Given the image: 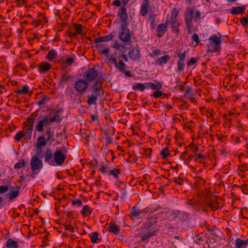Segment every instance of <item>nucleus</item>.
Returning a JSON list of instances; mask_svg holds the SVG:
<instances>
[{
    "label": "nucleus",
    "instance_id": "f257e3e1",
    "mask_svg": "<svg viewBox=\"0 0 248 248\" xmlns=\"http://www.w3.org/2000/svg\"><path fill=\"white\" fill-rule=\"evenodd\" d=\"M51 112L53 113V117L50 118L46 116L42 117L35 127L36 131L39 132H42L44 131V126H46L49 123H53L56 121L58 122L61 121L60 115L59 114V113L62 112L61 109H51Z\"/></svg>",
    "mask_w": 248,
    "mask_h": 248
},
{
    "label": "nucleus",
    "instance_id": "f03ea898",
    "mask_svg": "<svg viewBox=\"0 0 248 248\" xmlns=\"http://www.w3.org/2000/svg\"><path fill=\"white\" fill-rule=\"evenodd\" d=\"M128 24H121V30L118 34V38L124 43L130 44L132 42V37L133 36L134 33L128 29Z\"/></svg>",
    "mask_w": 248,
    "mask_h": 248
},
{
    "label": "nucleus",
    "instance_id": "7ed1b4c3",
    "mask_svg": "<svg viewBox=\"0 0 248 248\" xmlns=\"http://www.w3.org/2000/svg\"><path fill=\"white\" fill-rule=\"evenodd\" d=\"M119 59L117 62L116 58L112 56H110L108 58V62L111 64H114L115 67L117 68L120 72L124 71L126 68V64L123 61L128 62V58L124 54H120L117 57Z\"/></svg>",
    "mask_w": 248,
    "mask_h": 248
},
{
    "label": "nucleus",
    "instance_id": "20e7f679",
    "mask_svg": "<svg viewBox=\"0 0 248 248\" xmlns=\"http://www.w3.org/2000/svg\"><path fill=\"white\" fill-rule=\"evenodd\" d=\"M209 40V44L208 45L207 52H216L218 50V49L220 48V45L221 43L220 37H218L216 35H214L210 37Z\"/></svg>",
    "mask_w": 248,
    "mask_h": 248
},
{
    "label": "nucleus",
    "instance_id": "39448f33",
    "mask_svg": "<svg viewBox=\"0 0 248 248\" xmlns=\"http://www.w3.org/2000/svg\"><path fill=\"white\" fill-rule=\"evenodd\" d=\"M30 165L31 169L33 172V174H37L35 171H39L43 166L42 160H40L37 155H34L31 157Z\"/></svg>",
    "mask_w": 248,
    "mask_h": 248
},
{
    "label": "nucleus",
    "instance_id": "423d86ee",
    "mask_svg": "<svg viewBox=\"0 0 248 248\" xmlns=\"http://www.w3.org/2000/svg\"><path fill=\"white\" fill-rule=\"evenodd\" d=\"M88 86L89 84L87 81L79 78L75 82L74 88L78 93H84L88 88Z\"/></svg>",
    "mask_w": 248,
    "mask_h": 248
},
{
    "label": "nucleus",
    "instance_id": "0eeeda50",
    "mask_svg": "<svg viewBox=\"0 0 248 248\" xmlns=\"http://www.w3.org/2000/svg\"><path fill=\"white\" fill-rule=\"evenodd\" d=\"M66 158V154L63 153L61 150L56 151L54 153V164L61 166Z\"/></svg>",
    "mask_w": 248,
    "mask_h": 248
},
{
    "label": "nucleus",
    "instance_id": "6e6552de",
    "mask_svg": "<svg viewBox=\"0 0 248 248\" xmlns=\"http://www.w3.org/2000/svg\"><path fill=\"white\" fill-rule=\"evenodd\" d=\"M161 213L165 214V217L174 216L173 218L174 219L177 217L186 218L187 217V214L186 213L177 210H165L161 212Z\"/></svg>",
    "mask_w": 248,
    "mask_h": 248
},
{
    "label": "nucleus",
    "instance_id": "1a4fd4ad",
    "mask_svg": "<svg viewBox=\"0 0 248 248\" xmlns=\"http://www.w3.org/2000/svg\"><path fill=\"white\" fill-rule=\"evenodd\" d=\"M98 76V71L95 68H89L84 73V77L87 82H92Z\"/></svg>",
    "mask_w": 248,
    "mask_h": 248
},
{
    "label": "nucleus",
    "instance_id": "9d476101",
    "mask_svg": "<svg viewBox=\"0 0 248 248\" xmlns=\"http://www.w3.org/2000/svg\"><path fill=\"white\" fill-rule=\"evenodd\" d=\"M128 56L130 59L133 60L137 61L140 59V48L138 44H137L136 46L134 48L129 51Z\"/></svg>",
    "mask_w": 248,
    "mask_h": 248
},
{
    "label": "nucleus",
    "instance_id": "9b49d317",
    "mask_svg": "<svg viewBox=\"0 0 248 248\" xmlns=\"http://www.w3.org/2000/svg\"><path fill=\"white\" fill-rule=\"evenodd\" d=\"M186 51H185L183 53L179 52L177 54V56L179 58V60L177 63V70L179 72L183 71L185 68V60L186 57Z\"/></svg>",
    "mask_w": 248,
    "mask_h": 248
},
{
    "label": "nucleus",
    "instance_id": "f8f14e48",
    "mask_svg": "<svg viewBox=\"0 0 248 248\" xmlns=\"http://www.w3.org/2000/svg\"><path fill=\"white\" fill-rule=\"evenodd\" d=\"M117 15L120 17L121 24H128V15L126 13V9L124 6L119 9Z\"/></svg>",
    "mask_w": 248,
    "mask_h": 248
},
{
    "label": "nucleus",
    "instance_id": "ddd939ff",
    "mask_svg": "<svg viewBox=\"0 0 248 248\" xmlns=\"http://www.w3.org/2000/svg\"><path fill=\"white\" fill-rule=\"evenodd\" d=\"M169 21V19H167L165 23H161L157 26L156 31L157 37L160 38L164 35L168 29V23Z\"/></svg>",
    "mask_w": 248,
    "mask_h": 248
},
{
    "label": "nucleus",
    "instance_id": "4468645a",
    "mask_svg": "<svg viewBox=\"0 0 248 248\" xmlns=\"http://www.w3.org/2000/svg\"><path fill=\"white\" fill-rule=\"evenodd\" d=\"M54 154L52 153V151L49 149L46 148L45 154V161L46 162H48L49 165L54 166V161L53 159H51Z\"/></svg>",
    "mask_w": 248,
    "mask_h": 248
},
{
    "label": "nucleus",
    "instance_id": "2eb2a0df",
    "mask_svg": "<svg viewBox=\"0 0 248 248\" xmlns=\"http://www.w3.org/2000/svg\"><path fill=\"white\" fill-rule=\"evenodd\" d=\"M170 58V57L169 55L158 57L155 60V64L156 65L163 66L169 62Z\"/></svg>",
    "mask_w": 248,
    "mask_h": 248
},
{
    "label": "nucleus",
    "instance_id": "dca6fc26",
    "mask_svg": "<svg viewBox=\"0 0 248 248\" xmlns=\"http://www.w3.org/2000/svg\"><path fill=\"white\" fill-rule=\"evenodd\" d=\"M39 71L41 73H45L47 71H49L51 68V65L47 62H42L39 65Z\"/></svg>",
    "mask_w": 248,
    "mask_h": 248
},
{
    "label": "nucleus",
    "instance_id": "f3484780",
    "mask_svg": "<svg viewBox=\"0 0 248 248\" xmlns=\"http://www.w3.org/2000/svg\"><path fill=\"white\" fill-rule=\"evenodd\" d=\"M149 0H144L140 7V14L142 16H145L148 14V9Z\"/></svg>",
    "mask_w": 248,
    "mask_h": 248
},
{
    "label": "nucleus",
    "instance_id": "a211bd4d",
    "mask_svg": "<svg viewBox=\"0 0 248 248\" xmlns=\"http://www.w3.org/2000/svg\"><path fill=\"white\" fill-rule=\"evenodd\" d=\"M194 7H189L186 9V13L185 14V21L192 22V20L194 17Z\"/></svg>",
    "mask_w": 248,
    "mask_h": 248
},
{
    "label": "nucleus",
    "instance_id": "6ab92c4d",
    "mask_svg": "<svg viewBox=\"0 0 248 248\" xmlns=\"http://www.w3.org/2000/svg\"><path fill=\"white\" fill-rule=\"evenodd\" d=\"M156 84L153 82L146 83V87L147 89H151L153 90H158L162 88V84L157 81H155Z\"/></svg>",
    "mask_w": 248,
    "mask_h": 248
},
{
    "label": "nucleus",
    "instance_id": "aec40b11",
    "mask_svg": "<svg viewBox=\"0 0 248 248\" xmlns=\"http://www.w3.org/2000/svg\"><path fill=\"white\" fill-rule=\"evenodd\" d=\"M248 245V239L246 240H241L240 238H237L235 240V248H246Z\"/></svg>",
    "mask_w": 248,
    "mask_h": 248
},
{
    "label": "nucleus",
    "instance_id": "412c9836",
    "mask_svg": "<svg viewBox=\"0 0 248 248\" xmlns=\"http://www.w3.org/2000/svg\"><path fill=\"white\" fill-rule=\"evenodd\" d=\"M109 232L113 233L114 234H118L120 232V228L118 225L113 222H110L108 228Z\"/></svg>",
    "mask_w": 248,
    "mask_h": 248
},
{
    "label": "nucleus",
    "instance_id": "4be33fe9",
    "mask_svg": "<svg viewBox=\"0 0 248 248\" xmlns=\"http://www.w3.org/2000/svg\"><path fill=\"white\" fill-rule=\"evenodd\" d=\"M113 37V35L111 33H110L107 36H104L101 37L95 38L94 40V42L95 43H99L103 42L110 41L112 39Z\"/></svg>",
    "mask_w": 248,
    "mask_h": 248
},
{
    "label": "nucleus",
    "instance_id": "5701e85b",
    "mask_svg": "<svg viewBox=\"0 0 248 248\" xmlns=\"http://www.w3.org/2000/svg\"><path fill=\"white\" fill-rule=\"evenodd\" d=\"M142 213V211L139 210L136 206H134L131 210L130 217L133 219L139 217Z\"/></svg>",
    "mask_w": 248,
    "mask_h": 248
},
{
    "label": "nucleus",
    "instance_id": "b1692460",
    "mask_svg": "<svg viewBox=\"0 0 248 248\" xmlns=\"http://www.w3.org/2000/svg\"><path fill=\"white\" fill-rule=\"evenodd\" d=\"M155 235L156 231H153V230H151V231L148 232L142 235H141L140 239L141 241H145L146 240L149 239L150 238Z\"/></svg>",
    "mask_w": 248,
    "mask_h": 248
},
{
    "label": "nucleus",
    "instance_id": "393cba45",
    "mask_svg": "<svg viewBox=\"0 0 248 248\" xmlns=\"http://www.w3.org/2000/svg\"><path fill=\"white\" fill-rule=\"evenodd\" d=\"M246 10V6H237L233 7L231 10V14L233 15H236L238 14H243Z\"/></svg>",
    "mask_w": 248,
    "mask_h": 248
},
{
    "label": "nucleus",
    "instance_id": "a878e982",
    "mask_svg": "<svg viewBox=\"0 0 248 248\" xmlns=\"http://www.w3.org/2000/svg\"><path fill=\"white\" fill-rule=\"evenodd\" d=\"M57 56L58 53L57 51L55 49H51L48 51L46 56V58L48 61H50L56 59L57 58Z\"/></svg>",
    "mask_w": 248,
    "mask_h": 248
},
{
    "label": "nucleus",
    "instance_id": "bb28decb",
    "mask_svg": "<svg viewBox=\"0 0 248 248\" xmlns=\"http://www.w3.org/2000/svg\"><path fill=\"white\" fill-rule=\"evenodd\" d=\"M46 144V141L45 138L44 136H41L37 139L36 147L37 149H41V146L45 145Z\"/></svg>",
    "mask_w": 248,
    "mask_h": 248
},
{
    "label": "nucleus",
    "instance_id": "cd10ccee",
    "mask_svg": "<svg viewBox=\"0 0 248 248\" xmlns=\"http://www.w3.org/2000/svg\"><path fill=\"white\" fill-rule=\"evenodd\" d=\"M6 247L7 248H18V245L17 242L9 238L7 240Z\"/></svg>",
    "mask_w": 248,
    "mask_h": 248
},
{
    "label": "nucleus",
    "instance_id": "c85d7f7f",
    "mask_svg": "<svg viewBox=\"0 0 248 248\" xmlns=\"http://www.w3.org/2000/svg\"><path fill=\"white\" fill-rule=\"evenodd\" d=\"M171 24V31L172 32H175L177 35H178L180 33V31L179 30V27L180 26V23H170Z\"/></svg>",
    "mask_w": 248,
    "mask_h": 248
},
{
    "label": "nucleus",
    "instance_id": "c756f323",
    "mask_svg": "<svg viewBox=\"0 0 248 248\" xmlns=\"http://www.w3.org/2000/svg\"><path fill=\"white\" fill-rule=\"evenodd\" d=\"M29 91V87L27 85H24L21 89H18L17 90L15 91V92L19 94H25L28 93Z\"/></svg>",
    "mask_w": 248,
    "mask_h": 248
},
{
    "label": "nucleus",
    "instance_id": "7c9ffc66",
    "mask_svg": "<svg viewBox=\"0 0 248 248\" xmlns=\"http://www.w3.org/2000/svg\"><path fill=\"white\" fill-rule=\"evenodd\" d=\"M193 93L190 88H188L186 89L185 96L187 98V99L190 100L191 102H193L194 100V98L193 97Z\"/></svg>",
    "mask_w": 248,
    "mask_h": 248
},
{
    "label": "nucleus",
    "instance_id": "2f4dec72",
    "mask_svg": "<svg viewBox=\"0 0 248 248\" xmlns=\"http://www.w3.org/2000/svg\"><path fill=\"white\" fill-rule=\"evenodd\" d=\"M208 206L213 210H216L218 207V203L216 200H211L208 203Z\"/></svg>",
    "mask_w": 248,
    "mask_h": 248
},
{
    "label": "nucleus",
    "instance_id": "473e14b6",
    "mask_svg": "<svg viewBox=\"0 0 248 248\" xmlns=\"http://www.w3.org/2000/svg\"><path fill=\"white\" fill-rule=\"evenodd\" d=\"M19 188V187L18 186L17 190L10 191L9 193V194H8L9 198H8L10 200H13L14 198H16V197H17L19 195V191L18 190Z\"/></svg>",
    "mask_w": 248,
    "mask_h": 248
},
{
    "label": "nucleus",
    "instance_id": "72a5a7b5",
    "mask_svg": "<svg viewBox=\"0 0 248 248\" xmlns=\"http://www.w3.org/2000/svg\"><path fill=\"white\" fill-rule=\"evenodd\" d=\"M132 88L134 90L138 89L140 91L142 92L145 90V88H146V83L143 84L141 83H138L136 84L133 85Z\"/></svg>",
    "mask_w": 248,
    "mask_h": 248
},
{
    "label": "nucleus",
    "instance_id": "f704fd0d",
    "mask_svg": "<svg viewBox=\"0 0 248 248\" xmlns=\"http://www.w3.org/2000/svg\"><path fill=\"white\" fill-rule=\"evenodd\" d=\"M27 128H25L26 129V131H25V139H27L28 138L31 139V134L33 130V127L26 126Z\"/></svg>",
    "mask_w": 248,
    "mask_h": 248
},
{
    "label": "nucleus",
    "instance_id": "c9c22d12",
    "mask_svg": "<svg viewBox=\"0 0 248 248\" xmlns=\"http://www.w3.org/2000/svg\"><path fill=\"white\" fill-rule=\"evenodd\" d=\"M50 98L46 95H43L41 100L37 102V104L39 106H42L46 104V102L50 100Z\"/></svg>",
    "mask_w": 248,
    "mask_h": 248
},
{
    "label": "nucleus",
    "instance_id": "e433bc0d",
    "mask_svg": "<svg viewBox=\"0 0 248 248\" xmlns=\"http://www.w3.org/2000/svg\"><path fill=\"white\" fill-rule=\"evenodd\" d=\"M72 76L70 75L67 74L66 73L63 74L61 78V81L62 83H66L71 78Z\"/></svg>",
    "mask_w": 248,
    "mask_h": 248
},
{
    "label": "nucleus",
    "instance_id": "4c0bfd02",
    "mask_svg": "<svg viewBox=\"0 0 248 248\" xmlns=\"http://www.w3.org/2000/svg\"><path fill=\"white\" fill-rule=\"evenodd\" d=\"M25 137V131H20L17 132L16 135L14 137V140L16 141H19L21 138Z\"/></svg>",
    "mask_w": 248,
    "mask_h": 248
},
{
    "label": "nucleus",
    "instance_id": "58836bf2",
    "mask_svg": "<svg viewBox=\"0 0 248 248\" xmlns=\"http://www.w3.org/2000/svg\"><path fill=\"white\" fill-rule=\"evenodd\" d=\"M73 26L76 31V33H77V34H82L83 27L81 25L78 24L76 23H74Z\"/></svg>",
    "mask_w": 248,
    "mask_h": 248
},
{
    "label": "nucleus",
    "instance_id": "ea45409f",
    "mask_svg": "<svg viewBox=\"0 0 248 248\" xmlns=\"http://www.w3.org/2000/svg\"><path fill=\"white\" fill-rule=\"evenodd\" d=\"M36 115V114H32L30 117H29L27 118V121L28 122L29 125H26V126H31V127H33V124L35 119V118L34 117H35Z\"/></svg>",
    "mask_w": 248,
    "mask_h": 248
},
{
    "label": "nucleus",
    "instance_id": "a19ab883",
    "mask_svg": "<svg viewBox=\"0 0 248 248\" xmlns=\"http://www.w3.org/2000/svg\"><path fill=\"white\" fill-rule=\"evenodd\" d=\"M149 19L150 20L151 27L152 29H155L156 26L155 23V15L151 14L149 16Z\"/></svg>",
    "mask_w": 248,
    "mask_h": 248
},
{
    "label": "nucleus",
    "instance_id": "79ce46f5",
    "mask_svg": "<svg viewBox=\"0 0 248 248\" xmlns=\"http://www.w3.org/2000/svg\"><path fill=\"white\" fill-rule=\"evenodd\" d=\"M88 100L87 101V104L89 105H91L92 104H94V105H96V101L97 100L96 97H95V96H93V95H89L88 96Z\"/></svg>",
    "mask_w": 248,
    "mask_h": 248
},
{
    "label": "nucleus",
    "instance_id": "37998d69",
    "mask_svg": "<svg viewBox=\"0 0 248 248\" xmlns=\"http://www.w3.org/2000/svg\"><path fill=\"white\" fill-rule=\"evenodd\" d=\"M186 24L187 29L188 33H192V32L194 31L193 25L192 24V22L186 21Z\"/></svg>",
    "mask_w": 248,
    "mask_h": 248
},
{
    "label": "nucleus",
    "instance_id": "c03bdc74",
    "mask_svg": "<svg viewBox=\"0 0 248 248\" xmlns=\"http://www.w3.org/2000/svg\"><path fill=\"white\" fill-rule=\"evenodd\" d=\"M109 173V175H113L115 178L118 179L119 178V175L120 173V171L119 169H114L113 170H110Z\"/></svg>",
    "mask_w": 248,
    "mask_h": 248
},
{
    "label": "nucleus",
    "instance_id": "a18cd8bd",
    "mask_svg": "<svg viewBox=\"0 0 248 248\" xmlns=\"http://www.w3.org/2000/svg\"><path fill=\"white\" fill-rule=\"evenodd\" d=\"M26 166V163L24 160L21 159L18 163H16L14 166L15 169H20Z\"/></svg>",
    "mask_w": 248,
    "mask_h": 248
},
{
    "label": "nucleus",
    "instance_id": "49530a36",
    "mask_svg": "<svg viewBox=\"0 0 248 248\" xmlns=\"http://www.w3.org/2000/svg\"><path fill=\"white\" fill-rule=\"evenodd\" d=\"M102 84L100 83H99V80H96L95 81L93 86V90H103L102 88Z\"/></svg>",
    "mask_w": 248,
    "mask_h": 248
},
{
    "label": "nucleus",
    "instance_id": "de8ad7c7",
    "mask_svg": "<svg viewBox=\"0 0 248 248\" xmlns=\"http://www.w3.org/2000/svg\"><path fill=\"white\" fill-rule=\"evenodd\" d=\"M161 55V51L159 49L153 50L152 52L149 54V56L151 57H155Z\"/></svg>",
    "mask_w": 248,
    "mask_h": 248
},
{
    "label": "nucleus",
    "instance_id": "09e8293b",
    "mask_svg": "<svg viewBox=\"0 0 248 248\" xmlns=\"http://www.w3.org/2000/svg\"><path fill=\"white\" fill-rule=\"evenodd\" d=\"M98 237V233L97 232H94L93 233L91 237V242L93 243H96Z\"/></svg>",
    "mask_w": 248,
    "mask_h": 248
},
{
    "label": "nucleus",
    "instance_id": "8fccbe9b",
    "mask_svg": "<svg viewBox=\"0 0 248 248\" xmlns=\"http://www.w3.org/2000/svg\"><path fill=\"white\" fill-rule=\"evenodd\" d=\"M81 213L84 216L87 215L88 213H91L90 208L88 205H85L81 211Z\"/></svg>",
    "mask_w": 248,
    "mask_h": 248
},
{
    "label": "nucleus",
    "instance_id": "3c124183",
    "mask_svg": "<svg viewBox=\"0 0 248 248\" xmlns=\"http://www.w3.org/2000/svg\"><path fill=\"white\" fill-rule=\"evenodd\" d=\"M45 135L47 136V140H50L51 138L53 137V133L51 131V128H49L47 129L45 133Z\"/></svg>",
    "mask_w": 248,
    "mask_h": 248
},
{
    "label": "nucleus",
    "instance_id": "603ef678",
    "mask_svg": "<svg viewBox=\"0 0 248 248\" xmlns=\"http://www.w3.org/2000/svg\"><path fill=\"white\" fill-rule=\"evenodd\" d=\"M102 93L103 94V90H93V93L91 94V95H93V96H95L96 97L97 99H98V97L100 96V93Z\"/></svg>",
    "mask_w": 248,
    "mask_h": 248
},
{
    "label": "nucleus",
    "instance_id": "864d4df0",
    "mask_svg": "<svg viewBox=\"0 0 248 248\" xmlns=\"http://www.w3.org/2000/svg\"><path fill=\"white\" fill-rule=\"evenodd\" d=\"M240 21L243 26H246L248 24V16L246 17H242L240 19Z\"/></svg>",
    "mask_w": 248,
    "mask_h": 248
},
{
    "label": "nucleus",
    "instance_id": "5fc2aeb1",
    "mask_svg": "<svg viewBox=\"0 0 248 248\" xmlns=\"http://www.w3.org/2000/svg\"><path fill=\"white\" fill-rule=\"evenodd\" d=\"M105 134L106 136V145L107 146L112 142V138L109 136V134L107 132H105Z\"/></svg>",
    "mask_w": 248,
    "mask_h": 248
},
{
    "label": "nucleus",
    "instance_id": "6e6d98bb",
    "mask_svg": "<svg viewBox=\"0 0 248 248\" xmlns=\"http://www.w3.org/2000/svg\"><path fill=\"white\" fill-rule=\"evenodd\" d=\"M161 155L163 156V158H165L169 155V150L167 148H165L161 151Z\"/></svg>",
    "mask_w": 248,
    "mask_h": 248
},
{
    "label": "nucleus",
    "instance_id": "4d7b16f0",
    "mask_svg": "<svg viewBox=\"0 0 248 248\" xmlns=\"http://www.w3.org/2000/svg\"><path fill=\"white\" fill-rule=\"evenodd\" d=\"M153 223L150 221L144 222L142 224V228L144 229H149L151 228L153 226Z\"/></svg>",
    "mask_w": 248,
    "mask_h": 248
},
{
    "label": "nucleus",
    "instance_id": "13d9d810",
    "mask_svg": "<svg viewBox=\"0 0 248 248\" xmlns=\"http://www.w3.org/2000/svg\"><path fill=\"white\" fill-rule=\"evenodd\" d=\"M163 95L165 96V94L163 93L162 92L158 90L154 92L153 93V96L156 98H158Z\"/></svg>",
    "mask_w": 248,
    "mask_h": 248
},
{
    "label": "nucleus",
    "instance_id": "bf43d9fd",
    "mask_svg": "<svg viewBox=\"0 0 248 248\" xmlns=\"http://www.w3.org/2000/svg\"><path fill=\"white\" fill-rule=\"evenodd\" d=\"M9 189L7 186H0V194H3L7 192Z\"/></svg>",
    "mask_w": 248,
    "mask_h": 248
},
{
    "label": "nucleus",
    "instance_id": "052dcab7",
    "mask_svg": "<svg viewBox=\"0 0 248 248\" xmlns=\"http://www.w3.org/2000/svg\"><path fill=\"white\" fill-rule=\"evenodd\" d=\"M197 60L195 58H191L187 62V65L190 66L194 65L197 62Z\"/></svg>",
    "mask_w": 248,
    "mask_h": 248
},
{
    "label": "nucleus",
    "instance_id": "680f3d73",
    "mask_svg": "<svg viewBox=\"0 0 248 248\" xmlns=\"http://www.w3.org/2000/svg\"><path fill=\"white\" fill-rule=\"evenodd\" d=\"M191 39L192 41L195 42L196 43V46L198 45L199 43L200 40L198 37V35L196 33H194L192 35Z\"/></svg>",
    "mask_w": 248,
    "mask_h": 248
},
{
    "label": "nucleus",
    "instance_id": "e2e57ef3",
    "mask_svg": "<svg viewBox=\"0 0 248 248\" xmlns=\"http://www.w3.org/2000/svg\"><path fill=\"white\" fill-rule=\"evenodd\" d=\"M178 11L176 8H173L171 11L170 17H177Z\"/></svg>",
    "mask_w": 248,
    "mask_h": 248
},
{
    "label": "nucleus",
    "instance_id": "0e129e2a",
    "mask_svg": "<svg viewBox=\"0 0 248 248\" xmlns=\"http://www.w3.org/2000/svg\"><path fill=\"white\" fill-rule=\"evenodd\" d=\"M113 47L118 50H122L124 48V46L119 43H115L113 45Z\"/></svg>",
    "mask_w": 248,
    "mask_h": 248
},
{
    "label": "nucleus",
    "instance_id": "69168bd1",
    "mask_svg": "<svg viewBox=\"0 0 248 248\" xmlns=\"http://www.w3.org/2000/svg\"><path fill=\"white\" fill-rule=\"evenodd\" d=\"M74 62V59L73 58H68L65 61V63L66 66H70Z\"/></svg>",
    "mask_w": 248,
    "mask_h": 248
},
{
    "label": "nucleus",
    "instance_id": "338daca9",
    "mask_svg": "<svg viewBox=\"0 0 248 248\" xmlns=\"http://www.w3.org/2000/svg\"><path fill=\"white\" fill-rule=\"evenodd\" d=\"M174 181L177 184H179L180 185H183L184 183V180L182 178H181L180 177H175L174 178Z\"/></svg>",
    "mask_w": 248,
    "mask_h": 248
},
{
    "label": "nucleus",
    "instance_id": "774afa93",
    "mask_svg": "<svg viewBox=\"0 0 248 248\" xmlns=\"http://www.w3.org/2000/svg\"><path fill=\"white\" fill-rule=\"evenodd\" d=\"M72 204L73 205H78V206H81L82 203L80 200H75L72 202Z\"/></svg>",
    "mask_w": 248,
    "mask_h": 248
}]
</instances>
